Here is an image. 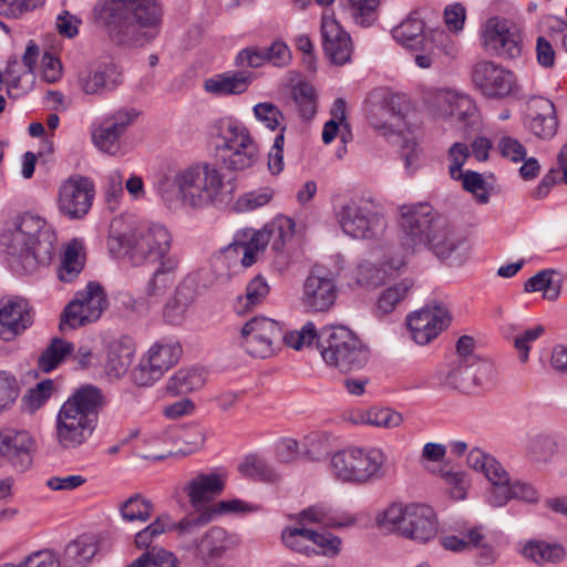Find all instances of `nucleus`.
<instances>
[{
  "label": "nucleus",
  "instance_id": "nucleus-16",
  "mask_svg": "<svg viewBox=\"0 0 567 567\" xmlns=\"http://www.w3.org/2000/svg\"><path fill=\"white\" fill-rule=\"evenodd\" d=\"M239 343L251 357L269 358L282 343V326L267 317H255L241 327Z\"/></svg>",
  "mask_w": 567,
  "mask_h": 567
},
{
  "label": "nucleus",
  "instance_id": "nucleus-59",
  "mask_svg": "<svg viewBox=\"0 0 567 567\" xmlns=\"http://www.w3.org/2000/svg\"><path fill=\"white\" fill-rule=\"evenodd\" d=\"M293 100L298 106L300 117L310 121L317 113V96L315 89L307 84H298L293 89Z\"/></svg>",
  "mask_w": 567,
  "mask_h": 567
},
{
  "label": "nucleus",
  "instance_id": "nucleus-29",
  "mask_svg": "<svg viewBox=\"0 0 567 567\" xmlns=\"http://www.w3.org/2000/svg\"><path fill=\"white\" fill-rule=\"evenodd\" d=\"M393 275V270L385 262L374 264L364 260L348 272V286L352 289H375L384 285Z\"/></svg>",
  "mask_w": 567,
  "mask_h": 567
},
{
  "label": "nucleus",
  "instance_id": "nucleus-37",
  "mask_svg": "<svg viewBox=\"0 0 567 567\" xmlns=\"http://www.w3.org/2000/svg\"><path fill=\"white\" fill-rule=\"evenodd\" d=\"M97 551V537L93 534H82L65 546L63 561L68 567H85Z\"/></svg>",
  "mask_w": 567,
  "mask_h": 567
},
{
  "label": "nucleus",
  "instance_id": "nucleus-38",
  "mask_svg": "<svg viewBox=\"0 0 567 567\" xmlns=\"http://www.w3.org/2000/svg\"><path fill=\"white\" fill-rule=\"evenodd\" d=\"M409 509L410 503L392 502L375 514L374 524L384 533L401 536Z\"/></svg>",
  "mask_w": 567,
  "mask_h": 567
},
{
  "label": "nucleus",
  "instance_id": "nucleus-24",
  "mask_svg": "<svg viewBox=\"0 0 567 567\" xmlns=\"http://www.w3.org/2000/svg\"><path fill=\"white\" fill-rule=\"evenodd\" d=\"M208 520L209 517L200 516L196 519L184 518L178 523H174L171 516L164 513L135 534L134 545L138 549H145V551L152 550L153 543L164 533L176 530L183 535L199 524H206Z\"/></svg>",
  "mask_w": 567,
  "mask_h": 567
},
{
  "label": "nucleus",
  "instance_id": "nucleus-50",
  "mask_svg": "<svg viewBox=\"0 0 567 567\" xmlns=\"http://www.w3.org/2000/svg\"><path fill=\"white\" fill-rule=\"evenodd\" d=\"M556 272L545 269L530 277L524 286L526 292L542 291L547 300H556L560 295V282L555 280Z\"/></svg>",
  "mask_w": 567,
  "mask_h": 567
},
{
  "label": "nucleus",
  "instance_id": "nucleus-17",
  "mask_svg": "<svg viewBox=\"0 0 567 567\" xmlns=\"http://www.w3.org/2000/svg\"><path fill=\"white\" fill-rule=\"evenodd\" d=\"M471 80L483 96L492 100L506 99L518 89L516 76L511 70L487 60L473 64Z\"/></svg>",
  "mask_w": 567,
  "mask_h": 567
},
{
  "label": "nucleus",
  "instance_id": "nucleus-46",
  "mask_svg": "<svg viewBox=\"0 0 567 567\" xmlns=\"http://www.w3.org/2000/svg\"><path fill=\"white\" fill-rule=\"evenodd\" d=\"M441 545L452 551H466L472 549L486 548L485 537L482 530L477 527L471 528L466 532H461L460 535H446L441 538Z\"/></svg>",
  "mask_w": 567,
  "mask_h": 567
},
{
  "label": "nucleus",
  "instance_id": "nucleus-48",
  "mask_svg": "<svg viewBox=\"0 0 567 567\" xmlns=\"http://www.w3.org/2000/svg\"><path fill=\"white\" fill-rule=\"evenodd\" d=\"M295 221L288 216H279L262 230L256 233H266L267 244L271 241V248L278 252L282 251L286 243L290 240L295 234Z\"/></svg>",
  "mask_w": 567,
  "mask_h": 567
},
{
  "label": "nucleus",
  "instance_id": "nucleus-13",
  "mask_svg": "<svg viewBox=\"0 0 567 567\" xmlns=\"http://www.w3.org/2000/svg\"><path fill=\"white\" fill-rule=\"evenodd\" d=\"M443 217L429 204H405L399 207V229L402 245L416 250L427 245Z\"/></svg>",
  "mask_w": 567,
  "mask_h": 567
},
{
  "label": "nucleus",
  "instance_id": "nucleus-26",
  "mask_svg": "<svg viewBox=\"0 0 567 567\" xmlns=\"http://www.w3.org/2000/svg\"><path fill=\"white\" fill-rule=\"evenodd\" d=\"M225 488V477L217 473L197 474L183 487L190 506L199 512Z\"/></svg>",
  "mask_w": 567,
  "mask_h": 567
},
{
  "label": "nucleus",
  "instance_id": "nucleus-1",
  "mask_svg": "<svg viewBox=\"0 0 567 567\" xmlns=\"http://www.w3.org/2000/svg\"><path fill=\"white\" fill-rule=\"evenodd\" d=\"M156 190L169 208L204 209L227 204L235 183L217 165L198 162L162 175Z\"/></svg>",
  "mask_w": 567,
  "mask_h": 567
},
{
  "label": "nucleus",
  "instance_id": "nucleus-47",
  "mask_svg": "<svg viewBox=\"0 0 567 567\" xmlns=\"http://www.w3.org/2000/svg\"><path fill=\"white\" fill-rule=\"evenodd\" d=\"M523 555L536 564L558 563L565 557V549L557 544L532 540L523 549Z\"/></svg>",
  "mask_w": 567,
  "mask_h": 567
},
{
  "label": "nucleus",
  "instance_id": "nucleus-35",
  "mask_svg": "<svg viewBox=\"0 0 567 567\" xmlns=\"http://www.w3.org/2000/svg\"><path fill=\"white\" fill-rule=\"evenodd\" d=\"M121 83L120 72L112 65L79 73L78 84L85 94H102L114 90Z\"/></svg>",
  "mask_w": 567,
  "mask_h": 567
},
{
  "label": "nucleus",
  "instance_id": "nucleus-51",
  "mask_svg": "<svg viewBox=\"0 0 567 567\" xmlns=\"http://www.w3.org/2000/svg\"><path fill=\"white\" fill-rule=\"evenodd\" d=\"M81 245L78 240H72L65 248L58 277L61 281H73L83 269V259L80 256Z\"/></svg>",
  "mask_w": 567,
  "mask_h": 567
},
{
  "label": "nucleus",
  "instance_id": "nucleus-42",
  "mask_svg": "<svg viewBox=\"0 0 567 567\" xmlns=\"http://www.w3.org/2000/svg\"><path fill=\"white\" fill-rule=\"evenodd\" d=\"M269 285L261 276L252 278L247 287L245 295L238 296L234 309L238 315H245L259 306L269 293Z\"/></svg>",
  "mask_w": 567,
  "mask_h": 567
},
{
  "label": "nucleus",
  "instance_id": "nucleus-44",
  "mask_svg": "<svg viewBox=\"0 0 567 567\" xmlns=\"http://www.w3.org/2000/svg\"><path fill=\"white\" fill-rule=\"evenodd\" d=\"M526 457L536 464L548 463L556 452V443L547 434L538 433L528 436L524 442Z\"/></svg>",
  "mask_w": 567,
  "mask_h": 567
},
{
  "label": "nucleus",
  "instance_id": "nucleus-23",
  "mask_svg": "<svg viewBox=\"0 0 567 567\" xmlns=\"http://www.w3.org/2000/svg\"><path fill=\"white\" fill-rule=\"evenodd\" d=\"M437 532L439 523L435 512L425 504L410 503L400 537L417 544H426L436 537Z\"/></svg>",
  "mask_w": 567,
  "mask_h": 567
},
{
  "label": "nucleus",
  "instance_id": "nucleus-60",
  "mask_svg": "<svg viewBox=\"0 0 567 567\" xmlns=\"http://www.w3.org/2000/svg\"><path fill=\"white\" fill-rule=\"evenodd\" d=\"M252 113L256 120L270 131H276L285 125L282 112L271 102L257 103L252 107Z\"/></svg>",
  "mask_w": 567,
  "mask_h": 567
},
{
  "label": "nucleus",
  "instance_id": "nucleus-27",
  "mask_svg": "<svg viewBox=\"0 0 567 567\" xmlns=\"http://www.w3.org/2000/svg\"><path fill=\"white\" fill-rule=\"evenodd\" d=\"M267 234L255 233L247 229L237 233L234 241L225 249V256L229 260H239L244 267L256 262L259 254L264 252L267 246Z\"/></svg>",
  "mask_w": 567,
  "mask_h": 567
},
{
  "label": "nucleus",
  "instance_id": "nucleus-61",
  "mask_svg": "<svg viewBox=\"0 0 567 567\" xmlns=\"http://www.w3.org/2000/svg\"><path fill=\"white\" fill-rule=\"evenodd\" d=\"M20 394L18 379L11 372L0 370V414L14 404Z\"/></svg>",
  "mask_w": 567,
  "mask_h": 567
},
{
  "label": "nucleus",
  "instance_id": "nucleus-11",
  "mask_svg": "<svg viewBox=\"0 0 567 567\" xmlns=\"http://www.w3.org/2000/svg\"><path fill=\"white\" fill-rule=\"evenodd\" d=\"M218 135L223 141L218 150L227 169L245 171L258 162L259 147L244 124L233 118L225 120Z\"/></svg>",
  "mask_w": 567,
  "mask_h": 567
},
{
  "label": "nucleus",
  "instance_id": "nucleus-32",
  "mask_svg": "<svg viewBox=\"0 0 567 567\" xmlns=\"http://www.w3.org/2000/svg\"><path fill=\"white\" fill-rule=\"evenodd\" d=\"M528 128L535 136L542 140H550L556 135L558 120L551 101L540 97L533 102Z\"/></svg>",
  "mask_w": 567,
  "mask_h": 567
},
{
  "label": "nucleus",
  "instance_id": "nucleus-58",
  "mask_svg": "<svg viewBox=\"0 0 567 567\" xmlns=\"http://www.w3.org/2000/svg\"><path fill=\"white\" fill-rule=\"evenodd\" d=\"M284 544L293 551L312 555L310 529L306 527H287L281 533Z\"/></svg>",
  "mask_w": 567,
  "mask_h": 567
},
{
  "label": "nucleus",
  "instance_id": "nucleus-18",
  "mask_svg": "<svg viewBox=\"0 0 567 567\" xmlns=\"http://www.w3.org/2000/svg\"><path fill=\"white\" fill-rule=\"evenodd\" d=\"M481 44L491 54L515 59L522 52V39L515 23L499 17H492L481 28Z\"/></svg>",
  "mask_w": 567,
  "mask_h": 567
},
{
  "label": "nucleus",
  "instance_id": "nucleus-31",
  "mask_svg": "<svg viewBox=\"0 0 567 567\" xmlns=\"http://www.w3.org/2000/svg\"><path fill=\"white\" fill-rule=\"evenodd\" d=\"M237 545L236 536L228 534L221 527L209 528L200 538L196 550L197 557L204 564H210L223 557L228 550Z\"/></svg>",
  "mask_w": 567,
  "mask_h": 567
},
{
  "label": "nucleus",
  "instance_id": "nucleus-3",
  "mask_svg": "<svg viewBox=\"0 0 567 567\" xmlns=\"http://www.w3.org/2000/svg\"><path fill=\"white\" fill-rule=\"evenodd\" d=\"M104 405L101 391L92 385L78 389L60 408L55 437L63 449H75L93 434Z\"/></svg>",
  "mask_w": 567,
  "mask_h": 567
},
{
  "label": "nucleus",
  "instance_id": "nucleus-34",
  "mask_svg": "<svg viewBox=\"0 0 567 567\" xmlns=\"http://www.w3.org/2000/svg\"><path fill=\"white\" fill-rule=\"evenodd\" d=\"M197 297V285L194 279H184L176 288L174 296L165 305L163 316L172 324L181 323Z\"/></svg>",
  "mask_w": 567,
  "mask_h": 567
},
{
  "label": "nucleus",
  "instance_id": "nucleus-5",
  "mask_svg": "<svg viewBox=\"0 0 567 567\" xmlns=\"http://www.w3.org/2000/svg\"><path fill=\"white\" fill-rule=\"evenodd\" d=\"M172 236L162 225H141L123 230L122 221L111 224L107 248L116 257L128 256L135 262L157 260L165 257L171 248Z\"/></svg>",
  "mask_w": 567,
  "mask_h": 567
},
{
  "label": "nucleus",
  "instance_id": "nucleus-33",
  "mask_svg": "<svg viewBox=\"0 0 567 567\" xmlns=\"http://www.w3.org/2000/svg\"><path fill=\"white\" fill-rule=\"evenodd\" d=\"M4 456L17 462L21 470L31 464V455L37 450V443L27 431H7L1 433Z\"/></svg>",
  "mask_w": 567,
  "mask_h": 567
},
{
  "label": "nucleus",
  "instance_id": "nucleus-20",
  "mask_svg": "<svg viewBox=\"0 0 567 567\" xmlns=\"http://www.w3.org/2000/svg\"><path fill=\"white\" fill-rule=\"evenodd\" d=\"M408 328L415 343L424 346L434 340L451 323L449 310L441 305L425 306L411 313Z\"/></svg>",
  "mask_w": 567,
  "mask_h": 567
},
{
  "label": "nucleus",
  "instance_id": "nucleus-55",
  "mask_svg": "<svg viewBox=\"0 0 567 567\" xmlns=\"http://www.w3.org/2000/svg\"><path fill=\"white\" fill-rule=\"evenodd\" d=\"M123 134L109 122H103L92 132L93 144L101 151L110 155H115L121 150L120 138Z\"/></svg>",
  "mask_w": 567,
  "mask_h": 567
},
{
  "label": "nucleus",
  "instance_id": "nucleus-6",
  "mask_svg": "<svg viewBox=\"0 0 567 567\" xmlns=\"http://www.w3.org/2000/svg\"><path fill=\"white\" fill-rule=\"evenodd\" d=\"M392 35L403 47L415 51V63L429 69L441 54L454 56L456 47L451 35L441 28L425 31V22L420 11L411 12L393 28Z\"/></svg>",
  "mask_w": 567,
  "mask_h": 567
},
{
  "label": "nucleus",
  "instance_id": "nucleus-41",
  "mask_svg": "<svg viewBox=\"0 0 567 567\" xmlns=\"http://www.w3.org/2000/svg\"><path fill=\"white\" fill-rule=\"evenodd\" d=\"M411 288L412 282L408 279H403L380 291L374 305L375 315L378 317H384L393 312L406 298Z\"/></svg>",
  "mask_w": 567,
  "mask_h": 567
},
{
  "label": "nucleus",
  "instance_id": "nucleus-7",
  "mask_svg": "<svg viewBox=\"0 0 567 567\" xmlns=\"http://www.w3.org/2000/svg\"><path fill=\"white\" fill-rule=\"evenodd\" d=\"M45 220L33 214H22L13 221V227L1 235V244L10 256V265L16 271L35 270L42 254H49L50 247L43 246L41 237L45 234Z\"/></svg>",
  "mask_w": 567,
  "mask_h": 567
},
{
  "label": "nucleus",
  "instance_id": "nucleus-36",
  "mask_svg": "<svg viewBox=\"0 0 567 567\" xmlns=\"http://www.w3.org/2000/svg\"><path fill=\"white\" fill-rule=\"evenodd\" d=\"M518 498L528 503L538 501L537 491L527 483L515 482L511 484L509 474L506 472L504 482H497L488 493V503L492 506H504L509 499Z\"/></svg>",
  "mask_w": 567,
  "mask_h": 567
},
{
  "label": "nucleus",
  "instance_id": "nucleus-8",
  "mask_svg": "<svg viewBox=\"0 0 567 567\" xmlns=\"http://www.w3.org/2000/svg\"><path fill=\"white\" fill-rule=\"evenodd\" d=\"M318 350L324 363L342 373L363 369L370 360L369 347L349 328L324 327Z\"/></svg>",
  "mask_w": 567,
  "mask_h": 567
},
{
  "label": "nucleus",
  "instance_id": "nucleus-57",
  "mask_svg": "<svg viewBox=\"0 0 567 567\" xmlns=\"http://www.w3.org/2000/svg\"><path fill=\"white\" fill-rule=\"evenodd\" d=\"M321 38L323 48L351 39L350 34L336 19L334 12L328 9L321 16Z\"/></svg>",
  "mask_w": 567,
  "mask_h": 567
},
{
  "label": "nucleus",
  "instance_id": "nucleus-28",
  "mask_svg": "<svg viewBox=\"0 0 567 567\" xmlns=\"http://www.w3.org/2000/svg\"><path fill=\"white\" fill-rule=\"evenodd\" d=\"M297 519L302 525L316 524L332 528L351 527L358 522L354 515L336 511L326 503H317L302 509Z\"/></svg>",
  "mask_w": 567,
  "mask_h": 567
},
{
  "label": "nucleus",
  "instance_id": "nucleus-49",
  "mask_svg": "<svg viewBox=\"0 0 567 567\" xmlns=\"http://www.w3.org/2000/svg\"><path fill=\"white\" fill-rule=\"evenodd\" d=\"M204 382L205 377L202 369L184 368L175 372L168 380L167 388L174 393L183 394L200 389Z\"/></svg>",
  "mask_w": 567,
  "mask_h": 567
},
{
  "label": "nucleus",
  "instance_id": "nucleus-52",
  "mask_svg": "<svg viewBox=\"0 0 567 567\" xmlns=\"http://www.w3.org/2000/svg\"><path fill=\"white\" fill-rule=\"evenodd\" d=\"M343 6L358 25L369 27L378 19L380 0H343Z\"/></svg>",
  "mask_w": 567,
  "mask_h": 567
},
{
  "label": "nucleus",
  "instance_id": "nucleus-12",
  "mask_svg": "<svg viewBox=\"0 0 567 567\" xmlns=\"http://www.w3.org/2000/svg\"><path fill=\"white\" fill-rule=\"evenodd\" d=\"M440 384L465 394L477 393L495 384L494 367L475 358H458L447 372L439 373Z\"/></svg>",
  "mask_w": 567,
  "mask_h": 567
},
{
  "label": "nucleus",
  "instance_id": "nucleus-40",
  "mask_svg": "<svg viewBox=\"0 0 567 567\" xmlns=\"http://www.w3.org/2000/svg\"><path fill=\"white\" fill-rule=\"evenodd\" d=\"M467 465L477 472H482L491 482L492 487H494L497 482H504L506 478V470L503 465L481 449L475 447L470 451Z\"/></svg>",
  "mask_w": 567,
  "mask_h": 567
},
{
  "label": "nucleus",
  "instance_id": "nucleus-39",
  "mask_svg": "<svg viewBox=\"0 0 567 567\" xmlns=\"http://www.w3.org/2000/svg\"><path fill=\"white\" fill-rule=\"evenodd\" d=\"M118 512L126 523L144 524L153 516L154 504L141 493H135L118 504Z\"/></svg>",
  "mask_w": 567,
  "mask_h": 567
},
{
  "label": "nucleus",
  "instance_id": "nucleus-56",
  "mask_svg": "<svg viewBox=\"0 0 567 567\" xmlns=\"http://www.w3.org/2000/svg\"><path fill=\"white\" fill-rule=\"evenodd\" d=\"M319 338L320 332L312 321H307L300 329L282 333V342L295 350L310 348L315 341H319Z\"/></svg>",
  "mask_w": 567,
  "mask_h": 567
},
{
  "label": "nucleus",
  "instance_id": "nucleus-43",
  "mask_svg": "<svg viewBox=\"0 0 567 567\" xmlns=\"http://www.w3.org/2000/svg\"><path fill=\"white\" fill-rule=\"evenodd\" d=\"M74 352L73 343L61 338H53L38 359L42 372H51Z\"/></svg>",
  "mask_w": 567,
  "mask_h": 567
},
{
  "label": "nucleus",
  "instance_id": "nucleus-54",
  "mask_svg": "<svg viewBox=\"0 0 567 567\" xmlns=\"http://www.w3.org/2000/svg\"><path fill=\"white\" fill-rule=\"evenodd\" d=\"M134 350L132 347L114 342L110 346L106 368L114 377L123 375L132 363Z\"/></svg>",
  "mask_w": 567,
  "mask_h": 567
},
{
  "label": "nucleus",
  "instance_id": "nucleus-21",
  "mask_svg": "<svg viewBox=\"0 0 567 567\" xmlns=\"http://www.w3.org/2000/svg\"><path fill=\"white\" fill-rule=\"evenodd\" d=\"M426 246L439 258L447 260L451 266L462 265L468 255L464 237L455 231L445 218L437 220L436 228H434Z\"/></svg>",
  "mask_w": 567,
  "mask_h": 567
},
{
  "label": "nucleus",
  "instance_id": "nucleus-4",
  "mask_svg": "<svg viewBox=\"0 0 567 567\" xmlns=\"http://www.w3.org/2000/svg\"><path fill=\"white\" fill-rule=\"evenodd\" d=\"M331 476L341 484L365 486L385 477L389 458L379 446L351 445L334 452L328 464Z\"/></svg>",
  "mask_w": 567,
  "mask_h": 567
},
{
  "label": "nucleus",
  "instance_id": "nucleus-10",
  "mask_svg": "<svg viewBox=\"0 0 567 567\" xmlns=\"http://www.w3.org/2000/svg\"><path fill=\"white\" fill-rule=\"evenodd\" d=\"M342 231L354 239H380L388 227L381 209L371 200L350 199L336 213Z\"/></svg>",
  "mask_w": 567,
  "mask_h": 567
},
{
  "label": "nucleus",
  "instance_id": "nucleus-63",
  "mask_svg": "<svg viewBox=\"0 0 567 567\" xmlns=\"http://www.w3.org/2000/svg\"><path fill=\"white\" fill-rule=\"evenodd\" d=\"M441 480L451 498L462 501L466 497L470 481L464 472L445 471L441 473Z\"/></svg>",
  "mask_w": 567,
  "mask_h": 567
},
{
  "label": "nucleus",
  "instance_id": "nucleus-2",
  "mask_svg": "<svg viewBox=\"0 0 567 567\" xmlns=\"http://www.w3.org/2000/svg\"><path fill=\"white\" fill-rule=\"evenodd\" d=\"M93 14L114 43L143 47L159 34L163 7L158 0H99Z\"/></svg>",
  "mask_w": 567,
  "mask_h": 567
},
{
  "label": "nucleus",
  "instance_id": "nucleus-9",
  "mask_svg": "<svg viewBox=\"0 0 567 567\" xmlns=\"http://www.w3.org/2000/svg\"><path fill=\"white\" fill-rule=\"evenodd\" d=\"M365 111L370 125L386 136L402 134L409 128L412 105L404 94L378 89L369 94Z\"/></svg>",
  "mask_w": 567,
  "mask_h": 567
},
{
  "label": "nucleus",
  "instance_id": "nucleus-25",
  "mask_svg": "<svg viewBox=\"0 0 567 567\" xmlns=\"http://www.w3.org/2000/svg\"><path fill=\"white\" fill-rule=\"evenodd\" d=\"M337 299V286L332 278L311 272L303 282L302 305L315 312L331 309Z\"/></svg>",
  "mask_w": 567,
  "mask_h": 567
},
{
  "label": "nucleus",
  "instance_id": "nucleus-15",
  "mask_svg": "<svg viewBox=\"0 0 567 567\" xmlns=\"http://www.w3.org/2000/svg\"><path fill=\"white\" fill-rule=\"evenodd\" d=\"M183 350L178 342L159 340L153 343L141 357L133 370V381L138 386H151L157 382L182 357Z\"/></svg>",
  "mask_w": 567,
  "mask_h": 567
},
{
  "label": "nucleus",
  "instance_id": "nucleus-30",
  "mask_svg": "<svg viewBox=\"0 0 567 567\" xmlns=\"http://www.w3.org/2000/svg\"><path fill=\"white\" fill-rule=\"evenodd\" d=\"M252 82L248 71H228L215 74L204 81V90L215 96L240 95Z\"/></svg>",
  "mask_w": 567,
  "mask_h": 567
},
{
  "label": "nucleus",
  "instance_id": "nucleus-64",
  "mask_svg": "<svg viewBox=\"0 0 567 567\" xmlns=\"http://www.w3.org/2000/svg\"><path fill=\"white\" fill-rule=\"evenodd\" d=\"M310 538L313 547L312 554L332 557L341 550V539L330 533H318L310 529Z\"/></svg>",
  "mask_w": 567,
  "mask_h": 567
},
{
  "label": "nucleus",
  "instance_id": "nucleus-14",
  "mask_svg": "<svg viewBox=\"0 0 567 567\" xmlns=\"http://www.w3.org/2000/svg\"><path fill=\"white\" fill-rule=\"evenodd\" d=\"M107 306L109 301L103 287L96 281H90L64 308L60 330L76 329L97 321Z\"/></svg>",
  "mask_w": 567,
  "mask_h": 567
},
{
  "label": "nucleus",
  "instance_id": "nucleus-19",
  "mask_svg": "<svg viewBox=\"0 0 567 567\" xmlns=\"http://www.w3.org/2000/svg\"><path fill=\"white\" fill-rule=\"evenodd\" d=\"M94 184L84 176H72L64 181L58 192V208L70 219L83 218L92 207Z\"/></svg>",
  "mask_w": 567,
  "mask_h": 567
},
{
  "label": "nucleus",
  "instance_id": "nucleus-62",
  "mask_svg": "<svg viewBox=\"0 0 567 567\" xmlns=\"http://www.w3.org/2000/svg\"><path fill=\"white\" fill-rule=\"evenodd\" d=\"M239 471L245 476L262 481L270 482L277 478V474L271 468V466L262 458L255 455L247 456L245 461L239 465Z\"/></svg>",
  "mask_w": 567,
  "mask_h": 567
},
{
  "label": "nucleus",
  "instance_id": "nucleus-22",
  "mask_svg": "<svg viewBox=\"0 0 567 567\" xmlns=\"http://www.w3.org/2000/svg\"><path fill=\"white\" fill-rule=\"evenodd\" d=\"M33 310L27 299L8 297L0 300V337L9 340L33 323Z\"/></svg>",
  "mask_w": 567,
  "mask_h": 567
},
{
  "label": "nucleus",
  "instance_id": "nucleus-53",
  "mask_svg": "<svg viewBox=\"0 0 567 567\" xmlns=\"http://www.w3.org/2000/svg\"><path fill=\"white\" fill-rule=\"evenodd\" d=\"M330 449V435L326 432H311L301 440V457L309 461H321Z\"/></svg>",
  "mask_w": 567,
  "mask_h": 567
},
{
  "label": "nucleus",
  "instance_id": "nucleus-45",
  "mask_svg": "<svg viewBox=\"0 0 567 567\" xmlns=\"http://www.w3.org/2000/svg\"><path fill=\"white\" fill-rule=\"evenodd\" d=\"M360 420L363 424L383 430H393L402 425L403 415L391 409L383 406H371L361 413Z\"/></svg>",
  "mask_w": 567,
  "mask_h": 567
}]
</instances>
